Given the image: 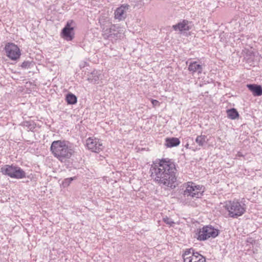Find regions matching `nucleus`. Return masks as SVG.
<instances>
[{"instance_id":"nucleus-14","label":"nucleus","mask_w":262,"mask_h":262,"mask_svg":"<svg viewBox=\"0 0 262 262\" xmlns=\"http://www.w3.org/2000/svg\"><path fill=\"white\" fill-rule=\"evenodd\" d=\"M188 70L192 74L195 72L201 74L203 71V67L201 64L198 63L196 61L190 62L188 66Z\"/></svg>"},{"instance_id":"nucleus-19","label":"nucleus","mask_w":262,"mask_h":262,"mask_svg":"<svg viewBox=\"0 0 262 262\" xmlns=\"http://www.w3.org/2000/svg\"><path fill=\"white\" fill-rule=\"evenodd\" d=\"M66 101L68 104H74L77 102V97L73 94H68L66 96Z\"/></svg>"},{"instance_id":"nucleus-17","label":"nucleus","mask_w":262,"mask_h":262,"mask_svg":"<svg viewBox=\"0 0 262 262\" xmlns=\"http://www.w3.org/2000/svg\"><path fill=\"white\" fill-rule=\"evenodd\" d=\"M227 116L231 119H235L238 117L239 114L235 108H231L227 111Z\"/></svg>"},{"instance_id":"nucleus-6","label":"nucleus","mask_w":262,"mask_h":262,"mask_svg":"<svg viewBox=\"0 0 262 262\" xmlns=\"http://www.w3.org/2000/svg\"><path fill=\"white\" fill-rule=\"evenodd\" d=\"M219 234V230L211 226H206L196 233L195 237L199 241H205L209 238H215Z\"/></svg>"},{"instance_id":"nucleus-18","label":"nucleus","mask_w":262,"mask_h":262,"mask_svg":"<svg viewBox=\"0 0 262 262\" xmlns=\"http://www.w3.org/2000/svg\"><path fill=\"white\" fill-rule=\"evenodd\" d=\"M207 136L201 135L198 136L195 139V142L200 146H203L207 142Z\"/></svg>"},{"instance_id":"nucleus-25","label":"nucleus","mask_w":262,"mask_h":262,"mask_svg":"<svg viewBox=\"0 0 262 262\" xmlns=\"http://www.w3.org/2000/svg\"><path fill=\"white\" fill-rule=\"evenodd\" d=\"M185 147L187 148H189V144H187L185 146Z\"/></svg>"},{"instance_id":"nucleus-10","label":"nucleus","mask_w":262,"mask_h":262,"mask_svg":"<svg viewBox=\"0 0 262 262\" xmlns=\"http://www.w3.org/2000/svg\"><path fill=\"white\" fill-rule=\"evenodd\" d=\"M74 22L73 20H69L62 30V37L68 41L72 40L74 37Z\"/></svg>"},{"instance_id":"nucleus-23","label":"nucleus","mask_w":262,"mask_h":262,"mask_svg":"<svg viewBox=\"0 0 262 262\" xmlns=\"http://www.w3.org/2000/svg\"><path fill=\"white\" fill-rule=\"evenodd\" d=\"M151 101L154 107L160 105V102L157 100L151 99Z\"/></svg>"},{"instance_id":"nucleus-9","label":"nucleus","mask_w":262,"mask_h":262,"mask_svg":"<svg viewBox=\"0 0 262 262\" xmlns=\"http://www.w3.org/2000/svg\"><path fill=\"white\" fill-rule=\"evenodd\" d=\"M5 50L6 55L12 60H16L20 56V51L19 48L13 43H7Z\"/></svg>"},{"instance_id":"nucleus-22","label":"nucleus","mask_w":262,"mask_h":262,"mask_svg":"<svg viewBox=\"0 0 262 262\" xmlns=\"http://www.w3.org/2000/svg\"><path fill=\"white\" fill-rule=\"evenodd\" d=\"M75 177L66 179L63 182V184L65 186H69L71 182L75 179Z\"/></svg>"},{"instance_id":"nucleus-8","label":"nucleus","mask_w":262,"mask_h":262,"mask_svg":"<svg viewBox=\"0 0 262 262\" xmlns=\"http://www.w3.org/2000/svg\"><path fill=\"white\" fill-rule=\"evenodd\" d=\"M86 148L92 152L99 153L104 149L103 143L99 139L95 137H89L85 141Z\"/></svg>"},{"instance_id":"nucleus-4","label":"nucleus","mask_w":262,"mask_h":262,"mask_svg":"<svg viewBox=\"0 0 262 262\" xmlns=\"http://www.w3.org/2000/svg\"><path fill=\"white\" fill-rule=\"evenodd\" d=\"M185 190L183 195L188 200L201 198L205 191V187L201 185H196L192 182H188L183 184Z\"/></svg>"},{"instance_id":"nucleus-15","label":"nucleus","mask_w":262,"mask_h":262,"mask_svg":"<svg viewBox=\"0 0 262 262\" xmlns=\"http://www.w3.org/2000/svg\"><path fill=\"white\" fill-rule=\"evenodd\" d=\"M249 90L252 92L254 96H260L262 95V87L256 84H248Z\"/></svg>"},{"instance_id":"nucleus-3","label":"nucleus","mask_w":262,"mask_h":262,"mask_svg":"<svg viewBox=\"0 0 262 262\" xmlns=\"http://www.w3.org/2000/svg\"><path fill=\"white\" fill-rule=\"evenodd\" d=\"M228 212V215L232 218H237L244 214L246 211V205L238 200L227 201L224 206Z\"/></svg>"},{"instance_id":"nucleus-26","label":"nucleus","mask_w":262,"mask_h":262,"mask_svg":"<svg viewBox=\"0 0 262 262\" xmlns=\"http://www.w3.org/2000/svg\"><path fill=\"white\" fill-rule=\"evenodd\" d=\"M26 123V124H28V123H29V122H24V124H25Z\"/></svg>"},{"instance_id":"nucleus-1","label":"nucleus","mask_w":262,"mask_h":262,"mask_svg":"<svg viewBox=\"0 0 262 262\" xmlns=\"http://www.w3.org/2000/svg\"><path fill=\"white\" fill-rule=\"evenodd\" d=\"M175 164L170 160L162 159L150 168L151 176L160 184L172 187L176 181Z\"/></svg>"},{"instance_id":"nucleus-11","label":"nucleus","mask_w":262,"mask_h":262,"mask_svg":"<svg viewBox=\"0 0 262 262\" xmlns=\"http://www.w3.org/2000/svg\"><path fill=\"white\" fill-rule=\"evenodd\" d=\"M124 33V28L119 25H112L110 29L107 37H113L116 39L123 37Z\"/></svg>"},{"instance_id":"nucleus-7","label":"nucleus","mask_w":262,"mask_h":262,"mask_svg":"<svg viewBox=\"0 0 262 262\" xmlns=\"http://www.w3.org/2000/svg\"><path fill=\"white\" fill-rule=\"evenodd\" d=\"M184 262H206V258L192 248L186 249L183 254Z\"/></svg>"},{"instance_id":"nucleus-2","label":"nucleus","mask_w":262,"mask_h":262,"mask_svg":"<svg viewBox=\"0 0 262 262\" xmlns=\"http://www.w3.org/2000/svg\"><path fill=\"white\" fill-rule=\"evenodd\" d=\"M50 150L54 157L61 162H65L74 153L72 144L66 140L54 141L51 144Z\"/></svg>"},{"instance_id":"nucleus-16","label":"nucleus","mask_w":262,"mask_h":262,"mask_svg":"<svg viewBox=\"0 0 262 262\" xmlns=\"http://www.w3.org/2000/svg\"><path fill=\"white\" fill-rule=\"evenodd\" d=\"M180 143V140L177 138H167L165 139V145L167 147H172L178 146Z\"/></svg>"},{"instance_id":"nucleus-20","label":"nucleus","mask_w":262,"mask_h":262,"mask_svg":"<svg viewBox=\"0 0 262 262\" xmlns=\"http://www.w3.org/2000/svg\"><path fill=\"white\" fill-rule=\"evenodd\" d=\"M92 80L94 81L95 82H96L99 79V76L100 75V74L98 73V71L94 70L92 73Z\"/></svg>"},{"instance_id":"nucleus-13","label":"nucleus","mask_w":262,"mask_h":262,"mask_svg":"<svg viewBox=\"0 0 262 262\" xmlns=\"http://www.w3.org/2000/svg\"><path fill=\"white\" fill-rule=\"evenodd\" d=\"M192 26L191 22L184 19L178 24L173 25L172 28L175 31L183 32L189 31L191 29Z\"/></svg>"},{"instance_id":"nucleus-5","label":"nucleus","mask_w":262,"mask_h":262,"mask_svg":"<svg viewBox=\"0 0 262 262\" xmlns=\"http://www.w3.org/2000/svg\"><path fill=\"white\" fill-rule=\"evenodd\" d=\"M1 172L11 178L20 179L26 177L25 172L20 167L13 164L3 166L1 168Z\"/></svg>"},{"instance_id":"nucleus-12","label":"nucleus","mask_w":262,"mask_h":262,"mask_svg":"<svg viewBox=\"0 0 262 262\" xmlns=\"http://www.w3.org/2000/svg\"><path fill=\"white\" fill-rule=\"evenodd\" d=\"M129 8L128 5H122L117 8L114 12V18L119 21L124 20L126 17V13Z\"/></svg>"},{"instance_id":"nucleus-24","label":"nucleus","mask_w":262,"mask_h":262,"mask_svg":"<svg viewBox=\"0 0 262 262\" xmlns=\"http://www.w3.org/2000/svg\"><path fill=\"white\" fill-rule=\"evenodd\" d=\"M236 156L237 157H243V155L242 154V153L241 152H238L237 154H236Z\"/></svg>"},{"instance_id":"nucleus-21","label":"nucleus","mask_w":262,"mask_h":262,"mask_svg":"<svg viewBox=\"0 0 262 262\" xmlns=\"http://www.w3.org/2000/svg\"><path fill=\"white\" fill-rule=\"evenodd\" d=\"M163 221L165 223H166V224L170 226H172L174 224L172 220L171 219L168 217L167 216L163 217Z\"/></svg>"}]
</instances>
